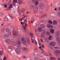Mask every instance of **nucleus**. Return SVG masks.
I'll return each mask as SVG.
<instances>
[{
    "label": "nucleus",
    "instance_id": "19",
    "mask_svg": "<svg viewBox=\"0 0 60 60\" xmlns=\"http://www.w3.org/2000/svg\"><path fill=\"white\" fill-rule=\"evenodd\" d=\"M38 42L39 46H41V43L40 41V40H39V38H38Z\"/></svg>",
    "mask_w": 60,
    "mask_h": 60
},
{
    "label": "nucleus",
    "instance_id": "32",
    "mask_svg": "<svg viewBox=\"0 0 60 60\" xmlns=\"http://www.w3.org/2000/svg\"><path fill=\"white\" fill-rule=\"evenodd\" d=\"M51 37H52V36H49V40H52V38H51Z\"/></svg>",
    "mask_w": 60,
    "mask_h": 60
},
{
    "label": "nucleus",
    "instance_id": "57",
    "mask_svg": "<svg viewBox=\"0 0 60 60\" xmlns=\"http://www.w3.org/2000/svg\"><path fill=\"white\" fill-rule=\"evenodd\" d=\"M26 56H23L22 57L23 58H26Z\"/></svg>",
    "mask_w": 60,
    "mask_h": 60
},
{
    "label": "nucleus",
    "instance_id": "10",
    "mask_svg": "<svg viewBox=\"0 0 60 60\" xmlns=\"http://www.w3.org/2000/svg\"><path fill=\"white\" fill-rule=\"evenodd\" d=\"M9 36V35L5 34L3 35V37L2 38V39H4V38H6L8 37Z\"/></svg>",
    "mask_w": 60,
    "mask_h": 60
},
{
    "label": "nucleus",
    "instance_id": "48",
    "mask_svg": "<svg viewBox=\"0 0 60 60\" xmlns=\"http://www.w3.org/2000/svg\"><path fill=\"white\" fill-rule=\"evenodd\" d=\"M13 49V48H12L11 47H9V49Z\"/></svg>",
    "mask_w": 60,
    "mask_h": 60
},
{
    "label": "nucleus",
    "instance_id": "20",
    "mask_svg": "<svg viewBox=\"0 0 60 60\" xmlns=\"http://www.w3.org/2000/svg\"><path fill=\"white\" fill-rule=\"evenodd\" d=\"M57 21L55 20L53 21V25H56L57 24Z\"/></svg>",
    "mask_w": 60,
    "mask_h": 60
},
{
    "label": "nucleus",
    "instance_id": "42",
    "mask_svg": "<svg viewBox=\"0 0 60 60\" xmlns=\"http://www.w3.org/2000/svg\"><path fill=\"white\" fill-rule=\"evenodd\" d=\"M34 43L36 45H37V42L36 41H35Z\"/></svg>",
    "mask_w": 60,
    "mask_h": 60
},
{
    "label": "nucleus",
    "instance_id": "11",
    "mask_svg": "<svg viewBox=\"0 0 60 60\" xmlns=\"http://www.w3.org/2000/svg\"><path fill=\"white\" fill-rule=\"evenodd\" d=\"M47 27L48 28H53V26L49 24L47 25Z\"/></svg>",
    "mask_w": 60,
    "mask_h": 60
},
{
    "label": "nucleus",
    "instance_id": "51",
    "mask_svg": "<svg viewBox=\"0 0 60 60\" xmlns=\"http://www.w3.org/2000/svg\"><path fill=\"white\" fill-rule=\"evenodd\" d=\"M42 47H43V48L44 49H45V47H44V46L43 45H42Z\"/></svg>",
    "mask_w": 60,
    "mask_h": 60
},
{
    "label": "nucleus",
    "instance_id": "38",
    "mask_svg": "<svg viewBox=\"0 0 60 60\" xmlns=\"http://www.w3.org/2000/svg\"><path fill=\"white\" fill-rule=\"evenodd\" d=\"M55 52H56V53H57V54H58V53H59L58 51H57V50H56L55 51Z\"/></svg>",
    "mask_w": 60,
    "mask_h": 60
},
{
    "label": "nucleus",
    "instance_id": "24",
    "mask_svg": "<svg viewBox=\"0 0 60 60\" xmlns=\"http://www.w3.org/2000/svg\"><path fill=\"white\" fill-rule=\"evenodd\" d=\"M30 36L32 37V38H33L34 37V36H33V34L32 33H30Z\"/></svg>",
    "mask_w": 60,
    "mask_h": 60
},
{
    "label": "nucleus",
    "instance_id": "28",
    "mask_svg": "<svg viewBox=\"0 0 60 60\" xmlns=\"http://www.w3.org/2000/svg\"><path fill=\"white\" fill-rule=\"evenodd\" d=\"M50 31L51 32V33H54V30H52V29H51Z\"/></svg>",
    "mask_w": 60,
    "mask_h": 60
},
{
    "label": "nucleus",
    "instance_id": "29",
    "mask_svg": "<svg viewBox=\"0 0 60 60\" xmlns=\"http://www.w3.org/2000/svg\"><path fill=\"white\" fill-rule=\"evenodd\" d=\"M42 32L43 34H45L46 33V30H44L42 31Z\"/></svg>",
    "mask_w": 60,
    "mask_h": 60
},
{
    "label": "nucleus",
    "instance_id": "31",
    "mask_svg": "<svg viewBox=\"0 0 60 60\" xmlns=\"http://www.w3.org/2000/svg\"><path fill=\"white\" fill-rule=\"evenodd\" d=\"M5 21H8V18L6 16L5 17Z\"/></svg>",
    "mask_w": 60,
    "mask_h": 60
},
{
    "label": "nucleus",
    "instance_id": "5",
    "mask_svg": "<svg viewBox=\"0 0 60 60\" xmlns=\"http://www.w3.org/2000/svg\"><path fill=\"white\" fill-rule=\"evenodd\" d=\"M12 33L13 35L15 36H16L18 35V33L16 30H13L12 32Z\"/></svg>",
    "mask_w": 60,
    "mask_h": 60
},
{
    "label": "nucleus",
    "instance_id": "56",
    "mask_svg": "<svg viewBox=\"0 0 60 60\" xmlns=\"http://www.w3.org/2000/svg\"><path fill=\"white\" fill-rule=\"evenodd\" d=\"M34 22V21H31V23H33V22Z\"/></svg>",
    "mask_w": 60,
    "mask_h": 60
},
{
    "label": "nucleus",
    "instance_id": "23",
    "mask_svg": "<svg viewBox=\"0 0 60 60\" xmlns=\"http://www.w3.org/2000/svg\"><path fill=\"white\" fill-rule=\"evenodd\" d=\"M45 41L46 42H47V43H48L49 42V41H48V40L47 38H46L45 39Z\"/></svg>",
    "mask_w": 60,
    "mask_h": 60
},
{
    "label": "nucleus",
    "instance_id": "59",
    "mask_svg": "<svg viewBox=\"0 0 60 60\" xmlns=\"http://www.w3.org/2000/svg\"><path fill=\"white\" fill-rule=\"evenodd\" d=\"M42 47H41V46H40L39 47V49H41L42 48Z\"/></svg>",
    "mask_w": 60,
    "mask_h": 60
},
{
    "label": "nucleus",
    "instance_id": "53",
    "mask_svg": "<svg viewBox=\"0 0 60 60\" xmlns=\"http://www.w3.org/2000/svg\"><path fill=\"white\" fill-rule=\"evenodd\" d=\"M30 12H28L27 13V14H29V13H30Z\"/></svg>",
    "mask_w": 60,
    "mask_h": 60
},
{
    "label": "nucleus",
    "instance_id": "21",
    "mask_svg": "<svg viewBox=\"0 0 60 60\" xmlns=\"http://www.w3.org/2000/svg\"><path fill=\"white\" fill-rule=\"evenodd\" d=\"M38 30L39 32H41L42 31V28L41 27H39L38 29Z\"/></svg>",
    "mask_w": 60,
    "mask_h": 60
},
{
    "label": "nucleus",
    "instance_id": "16",
    "mask_svg": "<svg viewBox=\"0 0 60 60\" xmlns=\"http://www.w3.org/2000/svg\"><path fill=\"white\" fill-rule=\"evenodd\" d=\"M23 17H22V18H21V19H19V20H20V21H22L23 19H24L25 18V17H26V16L25 15V16L24 15H23Z\"/></svg>",
    "mask_w": 60,
    "mask_h": 60
},
{
    "label": "nucleus",
    "instance_id": "60",
    "mask_svg": "<svg viewBox=\"0 0 60 60\" xmlns=\"http://www.w3.org/2000/svg\"><path fill=\"white\" fill-rule=\"evenodd\" d=\"M58 15L60 17V13H59L58 14Z\"/></svg>",
    "mask_w": 60,
    "mask_h": 60
},
{
    "label": "nucleus",
    "instance_id": "61",
    "mask_svg": "<svg viewBox=\"0 0 60 60\" xmlns=\"http://www.w3.org/2000/svg\"><path fill=\"white\" fill-rule=\"evenodd\" d=\"M41 42H43V40H42V39H41Z\"/></svg>",
    "mask_w": 60,
    "mask_h": 60
},
{
    "label": "nucleus",
    "instance_id": "15",
    "mask_svg": "<svg viewBox=\"0 0 60 60\" xmlns=\"http://www.w3.org/2000/svg\"><path fill=\"white\" fill-rule=\"evenodd\" d=\"M42 3H40L39 4V8H41L42 7Z\"/></svg>",
    "mask_w": 60,
    "mask_h": 60
},
{
    "label": "nucleus",
    "instance_id": "26",
    "mask_svg": "<svg viewBox=\"0 0 60 60\" xmlns=\"http://www.w3.org/2000/svg\"><path fill=\"white\" fill-rule=\"evenodd\" d=\"M23 49L25 51H27L28 50V49L25 47L23 48Z\"/></svg>",
    "mask_w": 60,
    "mask_h": 60
},
{
    "label": "nucleus",
    "instance_id": "27",
    "mask_svg": "<svg viewBox=\"0 0 60 60\" xmlns=\"http://www.w3.org/2000/svg\"><path fill=\"white\" fill-rule=\"evenodd\" d=\"M3 55V51H0V55L2 56Z\"/></svg>",
    "mask_w": 60,
    "mask_h": 60
},
{
    "label": "nucleus",
    "instance_id": "55",
    "mask_svg": "<svg viewBox=\"0 0 60 60\" xmlns=\"http://www.w3.org/2000/svg\"><path fill=\"white\" fill-rule=\"evenodd\" d=\"M58 9H59V10H60V7H58Z\"/></svg>",
    "mask_w": 60,
    "mask_h": 60
},
{
    "label": "nucleus",
    "instance_id": "45",
    "mask_svg": "<svg viewBox=\"0 0 60 60\" xmlns=\"http://www.w3.org/2000/svg\"><path fill=\"white\" fill-rule=\"evenodd\" d=\"M60 41V39H57L56 40V41Z\"/></svg>",
    "mask_w": 60,
    "mask_h": 60
},
{
    "label": "nucleus",
    "instance_id": "62",
    "mask_svg": "<svg viewBox=\"0 0 60 60\" xmlns=\"http://www.w3.org/2000/svg\"><path fill=\"white\" fill-rule=\"evenodd\" d=\"M4 23H2V24H1V26H3V25H4Z\"/></svg>",
    "mask_w": 60,
    "mask_h": 60
},
{
    "label": "nucleus",
    "instance_id": "17",
    "mask_svg": "<svg viewBox=\"0 0 60 60\" xmlns=\"http://www.w3.org/2000/svg\"><path fill=\"white\" fill-rule=\"evenodd\" d=\"M12 41L13 42V44L14 45V46H16V43L14 42V40L13 39H12Z\"/></svg>",
    "mask_w": 60,
    "mask_h": 60
},
{
    "label": "nucleus",
    "instance_id": "7",
    "mask_svg": "<svg viewBox=\"0 0 60 60\" xmlns=\"http://www.w3.org/2000/svg\"><path fill=\"white\" fill-rule=\"evenodd\" d=\"M56 43L54 42H50V46L54 47L56 45Z\"/></svg>",
    "mask_w": 60,
    "mask_h": 60
},
{
    "label": "nucleus",
    "instance_id": "33",
    "mask_svg": "<svg viewBox=\"0 0 60 60\" xmlns=\"http://www.w3.org/2000/svg\"><path fill=\"white\" fill-rule=\"evenodd\" d=\"M47 16V14H46L45 15H44L42 16V17H44L45 18V17H46Z\"/></svg>",
    "mask_w": 60,
    "mask_h": 60
},
{
    "label": "nucleus",
    "instance_id": "50",
    "mask_svg": "<svg viewBox=\"0 0 60 60\" xmlns=\"http://www.w3.org/2000/svg\"><path fill=\"white\" fill-rule=\"evenodd\" d=\"M35 50H38V48H35Z\"/></svg>",
    "mask_w": 60,
    "mask_h": 60
},
{
    "label": "nucleus",
    "instance_id": "41",
    "mask_svg": "<svg viewBox=\"0 0 60 60\" xmlns=\"http://www.w3.org/2000/svg\"><path fill=\"white\" fill-rule=\"evenodd\" d=\"M3 15V13L0 12V16H2Z\"/></svg>",
    "mask_w": 60,
    "mask_h": 60
},
{
    "label": "nucleus",
    "instance_id": "13",
    "mask_svg": "<svg viewBox=\"0 0 60 60\" xmlns=\"http://www.w3.org/2000/svg\"><path fill=\"white\" fill-rule=\"evenodd\" d=\"M8 15L9 17H10L11 18V19L13 18V15H12L10 13H8Z\"/></svg>",
    "mask_w": 60,
    "mask_h": 60
},
{
    "label": "nucleus",
    "instance_id": "43",
    "mask_svg": "<svg viewBox=\"0 0 60 60\" xmlns=\"http://www.w3.org/2000/svg\"><path fill=\"white\" fill-rule=\"evenodd\" d=\"M18 49H21V47L20 46H19L18 47Z\"/></svg>",
    "mask_w": 60,
    "mask_h": 60
},
{
    "label": "nucleus",
    "instance_id": "1",
    "mask_svg": "<svg viewBox=\"0 0 60 60\" xmlns=\"http://www.w3.org/2000/svg\"><path fill=\"white\" fill-rule=\"evenodd\" d=\"M32 2L36 6V8H35V6L34 5H32V7H33V9H34V11L35 13V12H37V9L38 8V7H37V5H38L39 4V2L38 0H32Z\"/></svg>",
    "mask_w": 60,
    "mask_h": 60
},
{
    "label": "nucleus",
    "instance_id": "54",
    "mask_svg": "<svg viewBox=\"0 0 60 60\" xmlns=\"http://www.w3.org/2000/svg\"><path fill=\"white\" fill-rule=\"evenodd\" d=\"M26 21H27V20H26V19H25L24 20V22H26Z\"/></svg>",
    "mask_w": 60,
    "mask_h": 60
},
{
    "label": "nucleus",
    "instance_id": "37",
    "mask_svg": "<svg viewBox=\"0 0 60 60\" xmlns=\"http://www.w3.org/2000/svg\"><path fill=\"white\" fill-rule=\"evenodd\" d=\"M5 40L7 42H9V39H7Z\"/></svg>",
    "mask_w": 60,
    "mask_h": 60
},
{
    "label": "nucleus",
    "instance_id": "30",
    "mask_svg": "<svg viewBox=\"0 0 60 60\" xmlns=\"http://www.w3.org/2000/svg\"><path fill=\"white\" fill-rule=\"evenodd\" d=\"M59 34H59V32H57L56 34V36H59Z\"/></svg>",
    "mask_w": 60,
    "mask_h": 60
},
{
    "label": "nucleus",
    "instance_id": "3",
    "mask_svg": "<svg viewBox=\"0 0 60 60\" xmlns=\"http://www.w3.org/2000/svg\"><path fill=\"white\" fill-rule=\"evenodd\" d=\"M25 11V9H22L20 10L19 12V16H21V13L24 12Z\"/></svg>",
    "mask_w": 60,
    "mask_h": 60
},
{
    "label": "nucleus",
    "instance_id": "25",
    "mask_svg": "<svg viewBox=\"0 0 60 60\" xmlns=\"http://www.w3.org/2000/svg\"><path fill=\"white\" fill-rule=\"evenodd\" d=\"M40 27H42V28H45V26H44V25L43 24H41L40 25Z\"/></svg>",
    "mask_w": 60,
    "mask_h": 60
},
{
    "label": "nucleus",
    "instance_id": "44",
    "mask_svg": "<svg viewBox=\"0 0 60 60\" xmlns=\"http://www.w3.org/2000/svg\"><path fill=\"white\" fill-rule=\"evenodd\" d=\"M4 6L5 8H6V7L8 6L7 5H4Z\"/></svg>",
    "mask_w": 60,
    "mask_h": 60
},
{
    "label": "nucleus",
    "instance_id": "58",
    "mask_svg": "<svg viewBox=\"0 0 60 60\" xmlns=\"http://www.w3.org/2000/svg\"><path fill=\"white\" fill-rule=\"evenodd\" d=\"M37 29H35V32H37Z\"/></svg>",
    "mask_w": 60,
    "mask_h": 60
},
{
    "label": "nucleus",
    "instance_id": "14",
    "mask_svg": "<svg viewBox=\"0 0 60 60\" xmlns=\"http://www.w3.org/2000/svg\"><path fill=\"white\" fill-rule=\"evenodd\" d=\"M15 51L17 53H19L20 52V50H19V49H15Z\"/></svg>",
    "mask_w": 60,
    "mask_h": 60
},
{
    "label": "nucleus",
    "instance_id": "46",
    "mask_svg": "<svg viewBox=\"0 0 60 60\" xmlns=\"http://www.w3.org/2000/svg\"><path fill=\"white\" fill-rule=\"evenodd\" d=\"M8 34H9V35H11V32H10Z\"/></svg>",
    "mask_w": 60,
    "mask_h": 60
},
{
    "label": "nucleus",
    "instance_id": "36",
    "mask_svg": "<svg viewBox=\"0 0 60 60\" xmlns=\"http://www.w3.org/2000/svg\"><path fill=\"white\" fill-rule=\"evenodd\" d=\"M49 22L50 24H52V22L51 21H49Z\"/></svg>",
    "mask_w": 60,
    "mask_h": 60
},
{
    "label": "nucleus",
    "instance_id": "63",
    "mask_svg": "<svg viewBox=\"0 0 60 60\" xmlns=\"http://www.w3.org/2000/svg\"><path fill=\"white\" fill-rule=\"evenodd\" d=\"M0 60H2V59L1 58V57H0Z\"/></svg>",
    "mask_w": 60,
    "mask_h": 60
},
{
    "label": "nucleus",
    "instance_id": "35",
    "mask_svg": "<svg viewBox=\"0 0 60 60\" xmlns=\"http://www.w3.org/2000/svg\"><path fill=\"white\" fill-rule=\"evenodd\" d=\"M41 36L42 37V38H43V37H44L45 35L44 34H42L41 35Z\"/></svg>",
    "mask_w": 60,
    "mask_h": 60
},
{
    "label": "nucleus",
    "instance_id": "49",
    "mask_svg": "<svg viewBox=\"0 0 60 60\" xmlns=\"http://www.w3.org/2000/svg\"><path fill=\"white\" fill-rule=\"evenodd\" d=\"M34 54L35 55H38V54L37 53L35 52L34 53Z\"/></svg>",
    "mask_w": 60,
    "mask_h": 60
},
{
    "label": "nucleus",
    "instance_id": "12",
    "mask_svg": "<svg viewBox=\"0 0 60 60\" xmlns=\"http://www.w3.org/2000/svg\"><path fill=\"white\" fill-rule=\"evenodd\" d=\"M26 41L27 43L28 44L30 43V40L29 38L28 37L26 38Z\"/></svg>",
    "mask_w": 60,
    "mask_h": 60
},
{
    "label": "nucleus",
    "instance_id": "22",
    "mask_svg": "<svg viewBox=\"0 0 60 60\" xmlns=\"http://www.w3.org/2000/svg\"><path fill=\"white\" fill-rule=\"evenodd\" d=\"M18 1L20 5L21 4H22V1L21 0H19Z\"/></svg>",
    "mask_w": 60,
    "mask_h": 60
},
{
    "label": "nucleus",
    "instance_id": "34",
    "mask_svg": "<svg viewBox=\"0 0 60 60\" xmlns=\"http://www.w3.org/2000/svg\"><path fill=\"white\" fill-rule=\"evenodd\" d=\"M31 40L32 41V43H34V39H33L32 38H31Z\"/></svg>",
    "mask_w": 60,
    "mask_h": 60
},
{
    "label": "nucleus",
    "instance_id": "64",
    "mask_svg": "<svg viewBox=\"0 0 60 60\" xmlns=\"http://www.w3.org/2000/svg\"><path fill=\"white\" fill-rule=\"evenodd\" d=\"M58 60H60V58H59L58 59Z\"/></svg>",
    "mask_w": 60,
    "mask_h": 60
},
{
    "label": "nucleus",
    "instance_id": "4",
    "mask_svg": "<svg viewBox=\"0 0 60 60\" xmlns=\"http://www.w3.org/2000/svg\"><path fill=\"white\" fill-rule=\"evenodd\" d=\"M21 40L22 41V42L24 45H26V41L25 39V38L24 37H22L21 38Z\"/></svg>",
    "mask_w": 60,
    "mask_h": 60
},
{
    "label": "nucleus",
    "instance_id": "52",
    "mask_svg": "<svg viewBox=\"0 0 60 60\" xmlns=\"http://www.w3.org/2000/svg\"><path fill=\"white\" fill-rule=\"evenodd\" d=\"M49 56H52V55L51 54V53H49Z\"/></svg>",
    "mask_w": 60,
    "mask_h": 60
},
{
    "label": "nucleus",
    "instance_id": "47",
    "mask_svg": "<svg viewBox=\"0 0 60 60\" xmlns=\"http://www.w3.org/2000/svg\"><path fill=\"white\" fill-rule=\"evenodd\" d=\"M21 24H22V25H23V24H24V23H23V22H21Z\"/></svg>",
    "mask_w": 60,
    "mask_h": 60
},
{
    "label": "nucleus",
    "instance_id": "9",
    "mask_svg": "<svg viewBox=\"0 0 60 60\" xmlns=\"http://www.w3.org/2000/svg\"><path fill=\"white\" fill-rule=\"evenodd\" d=\"M12 7H13L12 5L11 4H10L9 7L7 9L8 10H11V8H12Z\"/></svg>",
    "mask_w": 60,
    "mask_h": 60
},
{
    "label": "nucleus",
    "instance_id": "39",
    "mask_svg": "<svg viewBox=\"0 0 60 60\" xmlns=\"http://www.w3.org/2000/svg\"><path fill=\"white\" fill-rule=\"evenodd\" d=\"M46 34L48 35H49V32H48L46 33Z\"/></svg>",
    "mask_w": 60,
    "mask_h": 60
},
{
    "label": "nucleus",
    "instance_id": "40",
    "mask_svg": "<svg viewBox=\"0 0 60 60\" xmlns=\"http://www.w3.org/2000/svg\"><path fill=\"white\" fill-rule=\"evenodd\" d=\"M6 58L5 57H4L3 60H6Z\"/></svg>",
    "mask_w": 60,
    "mask_h": 60
},
{
    "label": "nucleus",
    "instance_id": "8",
    "mask_svg": "<svg viewBox=\"0 0 60 60\" xmlns=\"http://www.w3.org/2000/svg\"><path fill=\"white\" fill-rule=\"evenodd\" d=\"M13 1L14 2L13 3V5L14 6H16V5H17V4H15V3H17L18 1L17 0H14Z\"/></svg>",
    "mask_w": 60,
    "mask_h": 60
},
{
    "label": "nucleus",
    "instance_id": "18",
    "mask_svg": "<svg viewBox=\"0 0 60 60\" xmlns=\"http://www.w3.org/2000/svg\"><path fill=\"white\" fill-rule=\"evenodd\" d=\"M6 32H10V29L8 28H7L5 30Z\"/></svg>",
    "mask_w": 60,
    "mask_h": 60
},
{
    "label": "nucleus",
    "instance_id": "2",
    "mask_svg": "<svg viewBox=\"0 0 60 60\" xmlns=\"http://www.w3.org/2000/svg\"><path fill=\"white\" fill-rule=\"evenodd\" d=\"M25 25L24 26V25H22V27H23V30H24L25 32L26 33H27L28 32V31L26 30V26H27V25L26 23L25 24Z\"/></svg>",
    "mask_w": 60,
    "mask_h": 60
},
{
    "label": "nucleus",
    "instance_id": "6",
    "mask_svg": "<svg viewBox=\"0 0 60 60\" xmlns=\"http://www.w3.org/2000/svg\"><path fill=\"white\" fill-rule=\"evenodd\" d=\"M17 44L18 45H21V42L20 40L19 39H18L17 41Z\"/></svg>",
    "mask_w": 60,
    "mask_h": 60
}]
</instances>
